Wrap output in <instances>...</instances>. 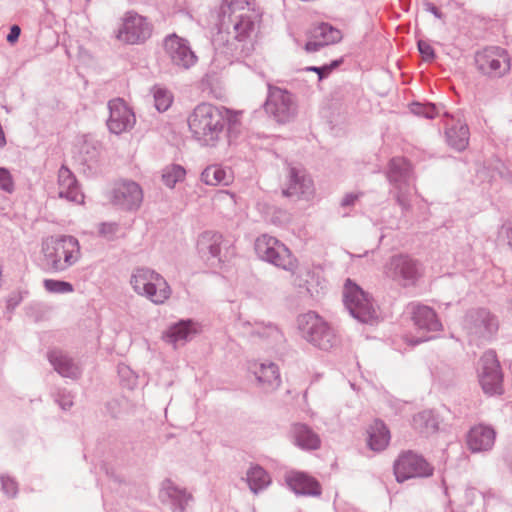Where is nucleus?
Instances as JSON below:
<instances>
[{
    "mask_svg": "<svg viewBox=\"0 0 512 512\" xmlns=\"http://www.w3.org/2000/svg\"><path fill=\"white\" fill-rule=\"evenodd\" d=\"M189 130L201 145L214 147L224 135L227 127L230 133L238 124V113L210 103H200L187 118Z\"/></svg>",
    "mask_w": 512,
    "mask_h": 512,
    "instance_id": "f257e3e1",
    "label": "nucleus"
},
{
    "mask_svg": "<svg viewBox=\"0 0 512 512\" xmlns=\"http://www.w3.org/2000/svg\"><path fill=\"white\" fill-rule=\"evenodd\" d=\"M41 254V266L49 273L66 272L82 257L79 240L72 235L47 237L42 241Z\"/></svg>",
    "mask_w": 512,
    "mask_h": 512,
    "instance_id": "f03ea898",
    "label": "nucleus"
},
{
    "mask_svg": "<svg viewBox=\"0 0 512 512\" xmlns=\"http://www.w3.org/2000/svg\"><path fill=\"white\" fill-rule=\"evenodd\" d=\"M386 177L390 185L389 194L403 213L410 211L412 195L416 190L411 163L403 157L392 158L387 167Z\"/></svg>",
    "mask_w": 512,
    "mask_h": 512,
    "instance_id": "7ed1b4c3",
    "label": "nucleus"
},
{
    "mask_svg": "<svg viewBox=\"0 0 512 512\" xmlns=\"http://www.w3.org/2000/svg\"><path fill=\"white\" fill-rule=\"evenodd\" d=\"M130 284L138 295L146 297L156 305L163 304L172 293L166 279L147 267L134 269L130 277Z\"/></svg>",
    "mask_w": 512,
    "mask_h": 512,
    "instance_id": "20e7f679",
    "label": "nucleus"
},
{
    "mask_svg": "<svg viewBox=\"0 0 512 512\" xmlns=\"http://www.w3.org/2000/svg\"><path fill=\"white\" fill-rule=\"evenodd\" d=\"M302 337L321 350H330L336 346L338 339L333 328L314 311L300 315L297 319Z\"/></svg>",
    "mask_w": 512,
    "mask_h": 512,
    "instance_id": "39448f33",
    "label": "nucleus"
},
{
    "mask_svg": "<svg viewBox=\"0 0 512 512\" xmlns=\"http://www.w3.org/2000/svg\"><path fill=\"white\" fill-rule=\"evenodd\" d=\"M258 257L286 271L293 272L297 266L290 250L275 237L263 234L255 241Z\"/></svg>",
    "mask_w": 512,
    "mask_h": 512,
    "instance_id": "423d86ee",
    "label": "nucleus"
},
{
    "mask_svg": "<svg viewBox=\"0 0 512 512\" xmlns=\"http://www.w3.org/2000/svg\"><path fill=\"white\" fill-rule=\"evenodd\" d=\"M383 274L387 279L396 282L402 287L415 285L421 275L420 263L407 254L391 256L383 267Z\"/></svg>",
    "mask_w": 512,
    "mask_h": 512,
    "instance_id": "0eeeda50",
    "label": "nucleus"
},
{
    "mask_svg": "<svg viewBox=\"0 0 512 512\" xmlns=\"http://www.w3.org/2000/svg\"><path fill=\"white\" fill-rule=\"evenodd\" d=\"M498 328L497 317L485 308L468 311L464 319V329L472 342L481 343L491 340Z\"/></svg>",
    "mask_w": 512,
    "mask_h": 512,
    "instance_id": "6e6552de",
    "label": "nucleus"
},
{
    "mask_svg": "<svg viewBox=\"0 0 512 512\" xmlns=\"http://www.w3.org/2000/svg\"><path fill=\"white\" fill-rule=\"evenodd\" d=\"M343 301L351 316L359 322L369 323L377 317L369 295L350 279L344 286Z\"/></svg>",
    "mask_w": 512,
    "mask_h": 512,
    "instance_id": "1a4fd4ad",
    "label": "nucleus"
},
{
    "mask_svg": "<svg viewBox=\"0 0 512 512\" xmlns=\"http://www.w3.org/2000/svg\"><path fill=\"white\" fill-rule=\"evenodd\" d=\"M264 109L277 122L286 123L296 116L297 105L294 96L287 90L268 85Z\"/></svg>",
    "mask_w": 512,
    "mask_h": 512,
    "instance_id": "9d476101",
    "label": "nucleus"
},
{
    "mask_svg": "<svg viewBox=\"0 0 512 512\" xmlns=\"http://www.w3.org/2000/svg\"><path fill=\"white\" fill-rule=\"evenodd\" d=\"M478 379L484 393L488 395L503 393V374L494 351L488 350L480 358Z\"/></svg>",
    "mask_w": 512,
    "mask_h": 512,
    "instance_id": "9b49d317",
    "label": "nucleus"
},
{
    "mask_svg": "<svg viewBox=\"0 0 512 512\" xmlns=\"http://www.w3.org/2000/svg\"><path fill=\"white\" fill-rule=\"evenodd\" d=\"M478 70L490 77H502L511 69V59L508 52L498 46H490L475 56Z\"/></svg>",
    "mask_w": 512,
    "mask_h": 512,
    "instance_id": "f8f14e48",
    "label": "nucleus"
},
{
    "mask_svg": "<svg viewBox=\"0 0 512 512\" xmlns=\"http://www.w3.org/2000/svg\"><path fill=\"white\" fill-rule=\"evenodd\" d=\"M434 468L424 459L412 451L401 454L394 463V474L398 482L411 478H425L433 474Z\"/></svg>",
    "mask_w": 512,
    "mask_h": 512,
    "instance_id": "ddd939ff",
    "label": "nucleus"
},
{
    "mask_svg": "<svg viewBox=\"0 0 512 512\" xmlns=\"http://www.w3.org/2000/svg\"><path fill=\"white\" fill-rule=\"evenodd\" d=\"M151 33V24L145 17L134 12H127L116 32V38L126 44H140L146 41Z\"/></svg>",
    "mask_w": 512,
    "mask_h": 512,
    "instance_id": "4468645a",
    "label": "nucleus"
},
{
    "mask_svg": "<svg viewBox=\"0 0 512 512\" xmlns=\"http://www.w3.org/2000/svg\"><path fill=\"white\" fill-rule=\"evenodd\" d=\"M410 307L413 323L421 335L417 337L411 336L407 338V342L410 345H417L431 340L433 337L425 333L439 331L442 328V324L437 318L435 311L429 306L421 304H411Z\"/></svg>",
    "mask_w": 512,
    "mask_h": 512,
    "instance_id": "2eb2a0df",
    "label": "nucleus"
},
{
    "mask_svg": "<svg viewBox=\"0 0 512 512\" xmlns=\"http://www.w3.org/2000/svg\"><path fill=\"white\" fill-rule=\"evenodd\" d=\"M164 49L171 63L181 69H189L197 62V56L189 42L176 34L168 35L164 39Z\"/></svg>",
    "mask_w": 512,
    "mask_h": 512,
    "instance_id": "dca6fc26",
    "label": "nucleus"
},
{
    "mask_svg": "<svg viewBox=\"0 0 512 512\" xmlns=\"http://www.w3.org/2000/svg\"><path fill=\"white\" fill-rule=\"evenodd\" d=\"M143 201V191L140 185L131 180L117 183L112 192V202L120 209L137 210Z\"/></svg>",
    "mask_w": 512,
    "mask_h": 512,
    "instance_id": "f3484780",
    "label": "nucleus"
},
{
    "mask_svg": "<svg viewBox=\"0 0 512 512\" xmlns=\"http://www.w3.org/2000/svg\"><path fill=\"white\" fill-rule=\"evenodd\" d=\"M108 109L107 127L111 133L118 135L133 128L136 121L135 115L122 99L110 100Z\"/></svg>",
    "mask_w": 512,
    "mask_h": 512,
    "instance_id": "a211bd4d",
    "label": "nucleus"
},
{
    "mask_svg": "<svg viewBox=\"0 0 512 512\" xmlns=\"http://www.w3.org/2000/svg\"><path fill=\"white\" fill-rule=\"evenodd\" d=\"M496 441L495 429L486 424L472 426L465 436L467 449L473 454L490 452Z\"/></svg>",
    "mask_w": 512,
    "mask_h": 512,
    "instance_id": "6ab92c4d",
    "label": "nucleus"
},
{
    "mask_svg": "<svg viewBox=\"0 0 512 512\" xmlns=\"http://www.w3.org/2000/svg\"><path fill=\"white\" fill-rule=\"evenodd\" d=\"M159 498L172 512H186L187 507L193 502V495L173 481H163Z\"/></svg>",
    "mask_w": 512,
    "mask_h": 512,
    "instance_id": "aec40b11",
    "label": "nucleus"
},
{
    "mask_svg": "<svg viewBox=\"0 0 512 512\" xmlns=\"http://www.w3.org/2000/svg\"><path fill=\"white\" fill-rule=\"evenodd\" d=\"M260 20L261 14L256 9H248L235 15L232 20L235 38L239 41H244L255 36Z\"/></svg>",
    "mask_w": 512,
    "mask_h": 512,
    "instance_id": "412c9836",
    "label": "nucleus"
},
{
    "mask_svg": "<svg viewBox=\"0 0 512 512\" xmlns=\"http://www.w3.org/2000/svg\"><path fill=\"white\" fill-rule=\"evenodd\" d=\"M313 181L303 170L294 167L289 170L287 186L282 193L286 197L308 198L313 194Z\"/></svg>",
    "mask_w": 512,
    "mask_h": 512,
    "instance_id": "4be33fe9",
    "label": "nucleus"
},
{
    "mask_svg": "<svg viewBox=\"0 0 512 512\" xmlns=\"http://www.w3.org/2000/svg\"><path fill=\"white\" fill-rule=\"evenodd\" d=\"M445 139L447 145L458 151H464L470 139V131L468 125L461 119L451 118L446 123Z\"/></svg>",
    "mask_w": 512,
    "mask_h": 512,
    "instance_id": "5701e85b",
    "label": "nucleus"
},
{
    "mask_svg": "<svg viewBox=\"0 0 512 512\" xmlns=\"http://www.w3.org/2000/svg\"><path fill=\"white\" fill-rule=\"evenodd\" d=\"M58 195L75 203H82L84 199L76 177L65 165H62L58 171Z\"/></svg>",
    "mask_w": 512,
    "mask_h": 512,
    "instance_id": "b1692460",
    "label": "nucleus"
},
{
    "mask_svg": "<svg viewBox=\"0 0 512 512\" xmlns=\"http://www.w3.org/2000/svg\"><path fill=\"white\" fill-rule=\"evenodd\" d=\"M342 39L339 29L328 23H320L312 31V38L305 45L307 52H316L321 47L334 44Z\"/></svg>",
    "mask_w": 512,
    "mask_h": 512,
    "instance_id": "393cba45",
    "label": "nucleus"
},
{
    "mask_svg": "<svg viewBox=\"0 0 512 512\" xmlns=\"http://www.w3.org/2000/svg\"><path fill=\"white\" fill-rule=\"evenodd\" d=\"M285 481L297 495L319 496L321 494L319 482L304 472H289L285 476Z\"/></svg>",
    "mask_w": 512,
    "mask_h": 512,
    "instance_id": "a878e982",
    "label": "nucleus"
},
{
    "mask_svg": "<svg viewBox=\"0 0 512 512\" xmlns=\"http://www.w3.org/2000/svg\"><path fill=\"white\" fill-rule=\"evenodd\" d=\"M198 332L199 326L195 321L191 319L180 320L169 327L163 338L167 343L177 347L190 341Z\"/></svg>",
    "mask_w": 512,
    "mask_h": 512,
    "instance_id": "bb28decb",
    "label": "nucleus"
},
{
    "mask_svg": "<svg viewBox=\"0 0 512 512\" xmlns=\"http://www.w3.org/2000/svg\"><path fill=\"white\" fill-rule=\"evenodd\" d=\"M223 244V236L218 232L205 231L197 240V251L201 258L209 261L217 259L220 261V254Z\"/></svg>",
    "mask_w": 512,
    "mask_h": 512,
    "instance_id": "cd10ccee",
    "label": "nucleus"
},
{
    "mask_svg": "<svg viewBox=\"0 0 512 512\" xmlns=\"http://www.w3.org/2000/svg\"><path fill=\"white\" fill-rule=\"evenodd\" d=\"M47 358L54 370L62 377L77 379L81 375V369L77 363L65 352L61 350H51Z\"/></svg>",
    "mask_w": 512,
    "mask_h": 512,
    "instance_id": "c85d7f7f",
    "label": "nucleus"
},
{
    "mask_svg": "<svg viewBox=\"0 0 512 512\" xmlns=\"http://www.w3.org/2000/svg\"><path fill=\"white\" fill-rule=\"evenodd\" d=\"M253 372L265 390H274L281 383L278 367L272 362L255 364Z\"/></svg>",
    "mask_w": 512,
    "mask_h": 512,
    "instance_id": "c756f323",
    "label": "nucleus"
},
{
    "mask_svg": "<svg viewBox=\"0 0 512 512\" xmlns=\"http://www.w3.org/2000/svg\"><path fill=\"white\" fill-rule=\"evenodd\" d=\"M294 443L304 450H315L320 447L319 436L305 424H294L292 427Z\"/></svg>",
    "mask_w": 512,
    "mask_h": 512,
    "instance_id": "7c9ffc66",
    "label": "nucleus"
},
{
    "mask_svg": "<svg viewBox=\"0 0 512 512\" xmlns=\"http://www.w3.org/2000/svg\"><path fill=\"white\" fill-rule=\"evenodd\" d=\"M368 446L373 451L384 450L390 441V432L381 420H375L367 430Z\"/></svg>",
    "mask_w": 512,
    "mask_h": 512,
    "instance_id": "2f4dec72",
    "label": "nucleus"
},
{
    "mask_svg": "<svg viewBox=\"0 0 512 512\" xmlns=\"http://www.w3.org/2000/svg\"><path fill=\"white\" fill-rule=\"evenodd\" d=\"M201 181L209 186H228L233 181L230 169L214 164L206 167L201 173Z\"/></svg>",
    "mask_w": 512,
    "mask_h": 512,
    "instance_id": "473e14b6",
    "label": "nucleus"
},
{
    "mask_svg": "<svg viewBox=\"0 0 512 512\" xmlns=\"http://www.w3.org/2000/svg\"><path fill=\"white\" fill-rule=\"evenodd\" d=\"M246 481L251 492L257 494L270 485L271 478L263 467L253 465L246 472Z\"/></svg>",
    "mask_w": 512,
    "mask_h": 512,
    "instance_id": "72a5a7b5",
    "label": "nucleus"
},
{
    "mask_svg": "<svg viewBox=\"0 0 512 512\" xmlns=\"http://www.w3.org/2000/svg\"><path fill=\"white\" fill-rule=\"evenodd\" d=\"M253 335L263 339L269 346H275L283 342L284 337L277 326L268 323H256L252 330Z\"/></svg>",
    "mask_w": 512,
    "mask_h": 512,
    "instance_id": "f704fd0d",
    "label": "nucleus"
},
{
    "mask_svg": "<svg viewBox=\"0 0 512 512\" xmlns=\"http://www.w3.org/2000/svg\"><path fill=\"white\" fill-rule=\"evenodd\" d=\"M413 427L424 435L438 430V420L432 411H422L413 417Z\"/></svg>",
    "mask_w": 512,
    "mask_h": 512,
    "instance_id": "c9c22d12",
    "label": "nucleus"
},
{
    "mask_svg": "<svg viewBox=\"0 0 512 512\" xmlns=\"http://www.w3.org/2000/svg\"><path fill=\"white\" fill-rule=\"evenodd\" d=\"M248 9H255L251 0H222L220 7L221 25L225 24V16L235 14L236 12H245Z\"/></svg>",
    "mask_w": 512,
    "mask_h": 512,
    "instance_id": "e433bc0d",
    "label": "nucleus"
},
{
    "mask_svg": "<svg viewBox=\"0 0 512 512\" xmlns=\"http://www.w3.org/2000/svg\"><path fill=\"white\" fill-rule=\"evenodd\" d=\"M186 170L179 164H171L162 170V181L168 188H174L178 182L185 179Z\"/></svg>",
    "mask_w": 512,
    "mask_h": 512,
    "instance_id": "4c0bfd02",
    "label": "nucleus"
},
{
    "mask_svg": "<svg viewBox=\"0 0 512 512\" xmlns=\"http://www.w3.org/2000/svg\"><path fill=\"white\" fill-rule=\"evenodd\" d=\"M152 92L156 109L159 112H164L168 110V108L171 106L173 102L172 93L166 88H162L159 86L153 87Z\"/></svg>",
    "mask_w": 512,
    "mask_h": 512,
    "instance_id": "58836bf2",
    "label": "nucleus"
},
{
    "mask_svg": "<svg viewBox=\"0 0 512 512\" xmlns=\"http://www.w3.org/2000/svg\"><path fill=\"white\" fill-rule=\"evenodd\" d=\"M43 286L49 293L68 294L74 291V287L70 282L55 279H45Z\"/></svg>",
    "mask_w": 512,
    "mask_h": 512,
    "instance_id": "ea45409f",
    "label": "nucleus"
},
{
    "mask_svg": "<svg viewBox=\"0 0 512 512\" xmlns=\"http://www.w3.org/2000/svg\"><path fill=\"white\" fill-rule=\"evenodd\" d=\"M410 111L417 116L424 117L426 119H433L439 114V108L432 103H419L414 102L410 105Z\"/></svg>",
    "mask_w": 512,
    "mask_h": 512,
    "instance_id": "a19ab883",
    "label": "nucleus"
},
{
    "mask_svg": "<svg viewBox=\"0 0 512 512\" xmlns=\"http://www.w3.org/2000/svg\"><path fill=\"white\" fill-rule=\"evenodd\" d=\"M53 398L59 407L64 411L70 410L74 405V396L70 391L66 389H56L55 392H53Z\"/></svg>",
    "mask_w": 512,
    "mask_h": 512,
    "instance_id": "79ce46f5",
    "label": "nucleus"
},
{
    "mask_svg": "<svg viewBox=\"0 0 512 512\" xmlns=\"http://www.w3.org/2000/svg\"><path fill=\"white\" fill-rule=\"evenodd\" d=\"M1 489L3 493L8 497H15L18 493L17 482L7 475L0 476Z\"/></svg>",
    "mask_w": 512,
    "mask_h": 512,
    "instance_id": "37998d69",
    "label": "nucleus"
},
{
    "mask_svg": "<svg viewBox=\"0 0 512 512\" xmlns=\"http://www.w3.org/2000/svg\"><path fill=\"white\" fill-rule=\"evenodd\" d=\"M0 189L12 193L14 191V182L8 169L0 167Z\"/></svg>",
    "mask_w": 512,
    "mask_h": 512,
    "instance_id": "c03bdc74",
    "label": "nucleus"
},
{
    "mask_svg": "<svg viewBox=\"0 0 512 512\" xmlns=\"http://www.w3.org/2000/svg\"><path fill=\"white\" fill-rule=\"evenodd\" d=\"M118 231L119 225L114 222L102 223L99 228V233L109 240L113 239Z\"/></svg>",
    "mask_w": 512,
    "mask_h": 512,
    "instance_id": "a18cd8bd",
    "label": "nucleus"
},
{
    "mask_svg": "<svg viewBox=\"0 0 512 512\" xmlns=\"http://www.w3.org/2000/svg\"><path fill=\"white\" fill-rule=\"evenodd\" d=\"M364 196L363 192H350L343 196L340 202V206L348 208L354 206L360 198Z\"/></svg>",
    "mask_w": 512,
    "mask_h": 512,
    "instance_id": "49530a36",
    "label": "nucleus"
},
{
    "mask_svg": "<svg viewBox=\"0 0 512 512\" xmlns=\"http://www.w3.org/2000/svg\"><path fill=\"white\" fill-rule=\"evenodd\" d=\"M418 50L426 61H432L435 58L433 47L424 40L418 41Z\"/></svg>",
    "mask_w": 512,
    "mask_h": 512,
    "instance_id": "de8ad7c7",
    "label": "nucleus"
},
{
    "mask_svg": "<svg viewBox=\"0 0 512 512\" xmlns=\"http://www.w3.org/2000/svg\"><path fill=\"white\" fill-rule=\"evenodd\" d=\"M23 300V297L21 295V293L19 292H16V293H12L8 299H7V309L12 311L14 310Z\"/></svg>",
    "mask_w": 512,
    "mask_h": 512,
    "instance_id": "09e8293b",
    "label": "nucleus"
},
{
    "mask_svg": "<svg viewBox=\"0 0 512 512\" xmlns=\"http://www.w3.org/2000/svg\"><path fill=\"white\" fill-rule=\"evenodd\" d=\"M126 402L124 399H113L112 401L107 403V409L110 411V413L116 417L120 413V406L122 403Z\"/></svg>",
    "mask_w": 512,
    "mask_h": 512,
    "instance_id": "8fccbe9b",
    "label": "nucleus"
},
{
    "mask_svg": "<svg viewBox=\"0 0 512 512\" xmlns=\"http://www.w3.org/2000/svg\"><path fill=\"white\" fill-rule=\"evenodd\" d=\"M307 71H312L318 74L319 80L324 79L329 75V68L325 65L323 66H310L306 68Z\"/></svg>",
    "mask_w": 512,
    "mask_h": 512,
    "instance_id": "3c124183",
    "label": "nucleus"
},
{
    "mask_svg": "<svg viewBox=\"0 0 512 512\" xmlns=\"http://www.w3.org/2000/svg\"><path fill=\"white\" fill-rule=\"evenodd\" d=\"M423 6H424L425 11L432 13L436 18H438V19L444 18L443 13L433 3L429 2V1H425L423 3Z\"/></svg>",
    "mask_w": 512,
    "mask_h": 512,
    "instance_id": "603ef678",
    "label": "nucleus"
},
{
    "mask_svg": "<svg viewBox=\"0 0 512 512\" xmlns=\"http://www.w3.org/2000/svg\"><path fill=\"white\" fill-rule=\"evenodd\" d=\"M20 33H21V29L18 25H13L11 28H10V31L7 35V41L9 43H14L18 40L19 36H20Z\"/></svg>",
    "mask_w": 512,
    "mask_h": 512,
    "instance_id": "864d4df0",
    "label": "nucleus"
},
{
    "mask_svg": "<svg viewBox=\"0 0 512 512\" xmlns=\"http://www.w3.org/2000/svg\"><path fill=\"white\" fill-rule=\"evenodd\" d=\"M501 234L505 233L507 235V241L510 246H512V225L511 224H504L501 228Z\"/></svg>",
    "mask_w": 512,
    "mask_h": 512,
    "instance_id": "5fc2aeb1",
    "label": "nucleus"
},
{
    "mask_svg": "<svg viewBox=\"0 0 512 512\" xmlns=\"http://www.w3.org/2000/svg\"><path fill=\"white\" fill-rule=\"evenodd\" d=\"M118 373L121 377H126L127 379H129V377L133 374L129 367L126 365H119Z\"/></svg>",
    "mask_w": 512,
    "mask_h": 512,
    "instance_id": "6e6d98bb",
    "label": "nucleus"
},
{
    "mask_svg": "<svg viewBox=\"0 0 512 512\" xmlns=\"http://www.w3.org/2000/svg\"><path fill=\"white\" fill-rule=\"evenodd\" d=\"M342 63V59L333 60L331 63L326 64L325 66L329 68V74L336 69Z\"/></svg>",
    "mask_w": 512,
    "mask_h": 512,
    "instance_id": "4d7b16f0",
    "label": "nucleus"
},
{
    "mask_svg": "<svg viewBox=\"0 0 512 512\" xmlns=\"http://www.w3.org/2000/svg\"><path fill=\"white\" fill-rule=\"evenodd\" d=\"M500 167L504 169V165L500 161H497L496 169L498 170V174L501 177H504L505 172L502 169H500Z\"/></svg>",
    "mask_w": 512,
    "mask_h": 512,
    "instance_id": "13d9d810",
    "label": "nucleus"
}]
</instances>
